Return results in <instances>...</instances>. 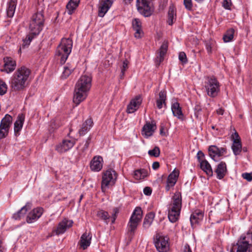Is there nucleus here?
<instances>
[{
    "label": "nucleus",
    "instance_id": "36",
    "mask_svg": "<svg viewBox=\"0 0 252 252\" xmlns=\"http://www.w3.org/2000/svg\"><path fill=\"white\" fill-rule=\"evenodd\" d=\"M96 215L99 219L104 221L106 224H107L109 222L110 216L107 212L100 210L97 212Z\"/></svg>",
    "mask_w": 252,
    "mask_h": 252
},
{
    "label": "nucleus",
    "instance_id": "62",
    "mask_svg": "<svg viewBox=\"0 0 252 252\" xmlns=\"http://www.w3.org/2000/svg\"><path fill=\"white\" fill-rule=\"evenodd\" d=\"M223 113H224V110L221 108H219L217 110V113L218 115H222L223 114Z\"/></svg>",
    "mask_w": 252,
    "mask_h": 252
},
{
    "label": "nucleus",
    "instance_id": "16",
    "mask_svg": "<svg viewBox=\"0 0 252 252\" xmlns=\"http://www.w3.org/2000/svg\"><path fill=\"white\" fill-rule=\"evenodd\" d=\"M167 49L168 42L164 41L158 52V55L155 60V63L157 66L159 65L160 63L163 61L164 57L167 52Z\"/></svg>",
    "mask_w": 252,
    "mask_h": 252
},
{
    "label": "nucleus",
    "instance_id": "28",
    "mask_svg": "<svg viewBox=\"0 0 252 252\" xmlns=\"http://www.w3.org/2000/svg\"><path fill=\"white\" fill-rule=\"evenodd\" d=\"M93 122L92 119H88L82 125L79 133L80 135L85 134L93 126Z\"/></svg>",
    "mask_w": 252,
    "mask_h": 252
},
{
    "label": "nucleus",
    "instance_id": "12",
    "mask_svg": "<svg viewBox=\"0 0 252 252\" xmlns=\"http://www.w3.org/2000/svg\"><path fill=\"white\" fill-rule=\"evenodd\" d=\"M209 154L210 157L216 160V157H220L223 156L226 152V150L224 148H219L216 146L211 145L208 148Z\"/></svg>",
    "mask_w": 252,
    "mask_h": 252
},
{
    "label": "nucleus",
    "instance_id": "43",
    "mask_svg": "<svg viewBox=\"0 0 252 252\" xmlns=\"http://www.w3.org/2000/svg\"><path fill=\"white\" fill-rule=\"evenodd\" d=\"M202 108L199 104H196L194 108V116L198 120H201L202 116Z\"/></svg>",
    "mask_w": 252,
    "mask_h": 252
},
{
    "label": "nucleus",
    "instance_id": "38",
    "mask_svg": "<svg viewBox=\"0 0 252 252\" xmlns=\"http://www.w3.org/2000/svg\"><path fill=\"white\" fill-rule=\"evenodd\" d=\"M232 149L235 155L237 156L239 155L242 151L241 141H238L237 139L233 140V143L232 145Z\"/></svg>",
    "mask_w": 252,
    "mask_h": 252
},
{
    "label": "nucleus",
    "instance_id": "14",
    "mask_svg": "<svg viewBox=\"0 0 252 252\" xmlns=\"http://www.w3.org/2000/svg\"><path fill=\"white\" fill-rule=\"evenodd\" d=\"M179 175V170L175 169L169 175L165 186V189L167 191H169L171 187L174 186L177 182Z\"/></svg>",
    "mask_w": 252,
    "mask_h": 252
},
{
    "label": "nucleus",
    "instance_id": "11",
    "mask_svg": "<svg viewBox=\"0 0 252 252\" xmlns=\"http://www.w3.org/2000/svg\"><path fill=\"white\" fill-rule=\"evenodd\" d=\"M72 224V220L64 219L59 223L57 228L53 231V233H55L56 235L63 234L64 233L67 229L71 227Z\"/></svg>",
    "mask_w": 252,
    "mask_h": 252
},
{
    "label": "nucleus",
    "instance_id": "1",
    "mask_svg": "<svg viewBox=\"0 0 252 252\" xmlns=\"http://www.w3.org/2000/svg\"><path fill=\"white\" fill-rule=\"evenodd\" d=\"M92 86V78L88 75H82L77 82L74 89L73 101L76 105L84 101L88 96Z\"/></svg>",
    "mask_w": 252,
    "mask_h": 252
},
{
    "label": "nucleus",
    "instance_id": "51",
    "mask_svg": "<svg viewBox=\"0 0 252 252\" xmlns=\"http://www.w3.org/2000/svg\"><path fill=\"white\" fill-rule=\"evenodd\" d=\"M184 5L187 9L188 10H191L192 8V3L191 0H184Z\"/></svg>",
    "mask_w": 252,
    "mask_h": 252
},
{
    "label": "nucleus",
    "instance_id": "19",
    "mask_svg": "<svg viewBox=\"0 0 252 252\" xmlns=\"http://www.w3.org/2000/svg\"><path fill=\"white\" fill-rule=\"evenodd\" d=\"M4 69L3 71L7 73L12 72L16 68V61L12 58L9 57H6L3 58Z\"/></svg>",
    "mask_w": 252,
    "mask_h": 252
},
{
    "label": "nucleus",
    "instance_id": "52",
    "mask_svg": "<svg viewBox=\"0 0 252 252\" xmlns=\"http://www.w3.org/2000/svg\"><path fill=\"white\" fill-rule=\"evenodd\" d=\"M91 137L89 136L87 140L85 141V144H84L83 146L81 148V150L82 151V152L83 153L85 150H86L91 142Z\"/></svg>",
    "mask_w": 252,
    "mask_h": 252
},
{
    "label": "nucleus",
    "instance_id": "31",
    "mask_svg": "<svg viewBox=\"0 0 252 252\" xmlns=\"http://www.w3.org/2000/svg\"><path fill=\"white\" fill-rule=\"evenodd\" d=\"M159 97L156 100L157 107L158 109L162 108L163 105H166L165 100L166 99V91H161L158 94Z\"/></svg>",
    "mask_w": 252,
    "mask_h": 252
},
{
    "label": "nucleus",
    "instance_id": "9",
    "mask_svg": "<svg viewBox=\"0 0 252 252\" xmlns=\"http://www.w3.org/2000/svg\"><path fill=\"white\" fill-rule=\"evenodd\" d=\"M12 122V118L8 114L5 115L1 120L0 124V139L7 136Z\"/></svg>",
    "mask_w": 252,
    "mask_h": 252
},
{
    "label": "nucleus",
    "instance_id": "30",
    "mask_svg": "<svg viewBox=\"0 0 252 252\" xmlns=\"http://www.w3.org/2000/svg\"><path fill=\"white\" fill-rule=\"evenodd\" d=\"M155 217V213L151 212L147 214L143 221V227L144 229H148L153 223Z\"/></svg>",
    "mask_w": 252,
    "mask_h": 252
},
{
    "label": "nucleus",
    "instance_id": "5",
    "mask_svg": "<svg viewBox=\"0 0 252 252\" xmlns=\"http://www.w3.org/2000/svg\"><path fill=\"white\" fill-rule=\"evenodd\" d=\"M72 41L70 38H63L57 47L56 55L61 57V63H64L71 52Z\"/></svg>",
    "mask_w": 252,
    "mask_h": 252
},
{
    "label": "nucleus",
    "instance_id": "3",
    "mask_svg": "<svg viewBox=\"0 0 252 252\" xmlns=\"http://www.w3.org/2000/svg\"><path fill=\"white\" fill-rule=\"evenodd\" d=\"M182 208V195L179 191L175 192L168 209V218L172 223L176 222L180 215Z\"/></svg>",
    "mask_w": 252,
    "mask_h": 252
},
{
    "label": "nucleus",
    "instance_id": "22",
    "mask_svg": "<svg viewBox=\"0 0 252 252\" xmlns=\"http://www.w3.org/2000/svg\"><path fill=\"white\" fill-rule=\"evenodd\" d=\"M103 159L101 157H94L90 163V168L94 171H99L102 167Z\"/></svg>",
    "mask_w": 252,
    "mask_h": 252
},
{
    "label": "nucleus",
    "instance_id": "55",
    "mask_svg": "<svg viewBox=\"0 0 252 252\" xmlns=\"http://www.w3.org/2000/svg\"><path fill=\"white\" fill-rule=\"evenodd\" d=\"M152 189L150 187H146L143 189L144 193L146 195H150L152 193Z\"/></svg>",
    "mask_w": 252,
    "mask_h": 252
},
{
    "label": "nucleus",
    "instance_id": "33",
    "mask_svg": "<svg viewBox=\"0 0 252 252\" xmlns=\"http://www.w3.org/2000/svg\"><path fill=\"white\" fill-rule=\"evenodd\" d=\"M17 0H10L8 3L6 12L7 16L9 18H12L14 16L17 5Z\"/></svg>",
    "mask_w": 252,
    "mask_h": 252
},
{
    "label": "nucleus",
    "instance_id": "4",
    "mask_svg": "<svg viewBox=\"0 0 252 252\" xmlns=\"http://www.w3.org/2000/svg\"><path fill=\"white\" fill-rule=\"evenodd\" d=\"M44 21V17L42 11L33 14L29 24V32L36 36L39 34L43 30Z\"/></svg>",
    "mask_w": 252,
    "mask_h": 252
},
{
    "label": "nucleus",
    "instance_id": "17",
    "mask_svg": "<svg viewBox=\"0 0 252 252\" xmlns=\"http://www.w3.org/2000/svg\"><path fill=\"white\" fill-rule=\"evenodd\" d=\"M142 102V98L140 95L136 96L132 99L127 106L126 111L128 113H132L136 111Z\"/></svg>",
    "mask_w": 252,
    "mask_h": 252
},
{
    "label": "nucleus",
    "instance_id": "57",
    "mask_svg": "<svg viewBox=\"0 0 252 252\" xmlns=\"http://www.w3.org/2000/svg\"><path fill=\"white\" fill-rule=\"evenodd\" d=\"M166 129L163 124H161L160 126V134L162 136H166Z\"/></svg>",
    "mask_w": 252,
    "mask_h": 252
},
{
    "label": "nucleus",
    "instance_id": "41",
    "mask_svg": "<svg viewBox=\"0 0 252 252\" xmlns=\"http://www.w3.org/2000/svg\"><path fill=\"white\" fill-rule=\"evenodd\" d=\"M234 29L231 28L228 30L226 33L223 35V39L225 42H228L232 40L234 36Z\"/></svg>",
    "mask_w": 252,
    "mask_h": 252
},
{
    "label": "nucleus",
    "instance_id": "50",
    "mask_svg": "<svg viewBox=\"0 0 252 252\" xmlns=\"http://www.w3.org/2000/svg\"><path fill=\"white\" fill-rule=\"evenodd\" d=\"M135 32L134 33V36L136 38H141L143 35V32L141 28L136 29L133 30Z\"/></svg>",
    "mask_w": 252,
    "mask_h": 252
},
{
    "label": "nucleus",
    "instance_id": "56",
    "mask_svg": "<svg viewBox=\"0 0 252 252\" xmlns=\"http://www.w3.org/2000/svg\"><path fill=\"white\" fill-rule=\"evenodd\" d=\"M204 157V153L201 151H199L198 152L197 154V158L199 162L201 161V160H203L202 158Z\"/></svg>",
    "mask_w": 252,
    "mask_h": 252
},
{
    "label": "nucleus",
    "instance_id": "61",
    "mask_svg": "<svg viewBox=\"0 0 252 252\" xmlns=\"http://www.w3.org/2000/svg\"><path fill=\"white\" fill-rule=\"evenodd\" d=\"M232 138L233 140L237 139L238 141H241L238 133L236 132H235L234 134L232 135Z\"/></svg>",
    "mask_w": 252,
    "mask_h": 252
},
{
    "label": "nucleus",
    "instance_id": "20",
    "mask_svg": "<svg viewBox=\"0 0 252 252\" xmlns=\"http://www.w3.org/2000/svg\"><path fill=\"white\" fill-rule=\"evenodd\" d=\"M75 141L74 139L64 140L60 145L57 146L56 150L60 153H64L71 149L74 145Z\"/></svg>",
    "mask_w": 252,
    "mask_h": 252
},
{
    "label": "nucleus",
    "instance_id": "59",
    "mask_svg": "<svg viewBox=\"0 0 252 252\" xmlns=\"http://www.w3.org/2000/svg\"><path fill=\"white\" fill-rule=\"evenodd\" d=\"M159 167V163L158 161L154 162L152 165V168L154 170L158 169Z\"/></svg>",
    "mask_w": 252,
    "mask_h": 252
},
{
    "label": "nucleus",
    "instance_id": "32",
    "mask_svg": "<svg viewBox=\"0 0 252 252\" xmlns=\"http://www.w3.org/2000/svg\"><path fill=\"white\" fill-rule=\"evenodd\" d=\"M75 68V66L74 65L71 64L70 63H67L63 67V71L61 76L62 78H67L72 72V71H73Z\"/></svg>",
    "mask_w": 252,
    "mask_h": 252
},
{
    "label": "nucleus",
    "instance_id": "10",
    "mask_svg": "<svg viewBox=\"0 0 252 252\" xmlns=\"http://www.w3.org/2000/svg\"><path fill=\"white\" fill-rule=\"evenodd\" d=\"M155 245L159 252H167L169 246L168 238L157 234L155 239Z\"/></svg>",
    "mask_w": 252,
    "mask_h": 252
},
{
    "label": "nucleus",
    "instance_id": "18",
    "mask_svg": "<svg viewBox=\"0 0 252 252\" xmlns=\"http://www.w3.org/2000/svg\"><path fill=\"white\" fill-rule=\"evenodd\" d=\"M157 128L155 121H152L151 123L147 122L142 128V135L145 137L152 136Z\"/></svg>",
    "mask_w": 252,
    "mask_h": 252
},
{
    "label": "nucleus",
    "instance_id": "48",
    "mask_svg": "<svg viewBox=\"0 0 252 252\" xmlns=\"http://www.w3.org/2000/svg\"><path fill=\"white\" fill-rule=\"evenodd\" d=\"M119 213V209L118 208H114L113 209V213L111 215V216H110V218H111V223L112 224L115 223Z\"/></svg>",
    "mask_w": 252,
    "mask_h": 252
},
{
    "label": "nucleus",
    "instance_id": "24",
    "mask_svg": "<svg viewBox=\"0 0 252 252\" xmlns=\"http://www.w3.org/2000/svg\"><path fill=\"white\" fill-rule=\"evenodd\" d=\"M92 235L90 233L85 232L82 234L80 240V245L83 250L86 249L91 244Z\"/></svg>",
    "mask_w": 252,
    "mask_h": 252
},
{
    "label": "nucleus",
    "instance_id": "6",
    "mask_svg": "<svg viewBox=\"0 0 252 252\" xmlns=\"http://www.w3.org/2000/svg\"><path fill=\"white\" fill-rule=\"evenodd\" d=\"M142 216V211L139 207H137L133 212L129 221L128 223V233L130 239H132L137 229L138 224L140 222Z\"/></svg>",
    "mask_w": 252,
    "mask_h": 252
},
{
    "label": "nucleus",
    "instance_id": "49",
    "mask_svg": "<svg viewBox=\"0 0 252 252\" xmlns=\"http://www.w3.org/2000/svg\"><path fill=\"white\" fill-rule=\"evenodd\" d=\"M179 59L183 63H186L188 62L186 55L184 52L179 53Z\"/></svg>",
    "mask_w": 252,
    "mask_h": 252
},
{
    "label": "nucleus",
    "instance_id": "39",
    "mask_svg": "<svg viewBox=\"0 0 252 252\" xmlns=\"http://www.w3.org/2000/svg\"><path fill=\"white\" fill-rule=\"evenodd\" d=\"M36 36V35H32L30 33V32H29V33L26 36V38L23 39V43L19 50V52L21 51V48L24 49L28 47L30 45L32 40Z\"/></svg>",
    "mask_w": 252,
    "mask_h": 252
},
{
    "label": "nucleus",
    "instance_id": "63",
    "mask_svg": "<svg viewBox=\"0 0 252 252\" xmlns=\"http://www.w3.org/2000/svg\"><path fill=\"white\" fill-rule=\"evenodd\" d=\"M4 250V247L3 246V242L2 240L0 239V252H3Z\"/></svg>",
    "mask_w": 252,
    "mask_h": 252
},
{
    "label": "nucleus",
    "instance_id": "23",
    "mask_svg": "<svg viewBox=\"0 0 252 252\" xmlns=\"http://www.w3.org/2000/svg\"><path fill=\"white\" fill-rule=\"evenodd\" d=\"M203 218V213L200 210H196L192 213L190 217V221L192 227L199 223Z\"/></svg>",
    "mask_w": 252,
    "mask_h": 252
},
{
    "label": "nucleus",
    "instance_id": "46",
    "mask_svg": "<svg viewBox=\"0 0 252 252\" xmlns=\"http://www.w3.org/2000/svg\"><path fill=\"white\" fill-rule=\"evenodd\" d=\"M128 62L127 60H125L123 63V65L121 67V72L120 74V77L122 79L125 75L126 69L128 68Z\"/></svg>",
    "mask_w": 252,
    "mask_h": 252
},
{
    "label": "nucleus",
    "instance_id": "64",
    "mask_svg": "<svg viewBox=\"0 0 252 252\" xmlns=\"http://www.w3.org/2000/svg\"><path fill=\"white\" fill-rule=\"evenodd\" d=\"M132 0H124V1H125V2L126 3H129L131 1H132Z\"/></svg>",
    "mask_w": 252,
    "mask_h": 252
},
{
    "label": "nucleus",
    "instance_id": "29",
    "mask_svg": "<svg viewBox=\"0 0 252 252\" xmlns=\"http://www.w3.org/2000/svg\"><path fill=\"white\" fill-rule=\"evenodd\" d=\"M25 121V115L20 114L17 117V120L14 123V132L15 133L19 132L22 129Z\"/></svg>",
    "mask_w": 252,
    "mask_h": 252
},
{
    "label": "nucleus",
    "instance_id": "21",
    "mask_svg": "<svg viewBox=\"0 0 252 252\" xmlns=\"http://www.w3.org/2000/svg\"><path fill=\"white\" fill-rule=\"evenodd\" d=\"M249 247L244 242L239 239L236 244L232 245L230 252H247Z\"/></svg>",
    "mask_w": 252,
    "mask_h": 252
},
{
    "label": "nucleus",
    "instance_id": "54",
    "mask_svg": "<svg viewBox=\"0 0 252 252\" xmlns=\"http://www.w3.org/2000/svg\"><path fill=\"white\" fill-rule=\"evenodd\" d=\"M242 176L249 182L252 181V172L243 173Z\"/></svg>",
    "mask_w": 252,
    "mask_h": 252
},
{
    "label": "nucleus",
    "instance_id": "25",
    "mask_svg": "<svg viewBox=\"0 0 252 252\" xmlns=\"http://www.w3.org/2000/svg\"><path fill=\"white\" fill-rule=\"evenodd\" d=\"M31 209V204L27 203L25 206H23L19 211L13 215V218L15 220H21L24 218L27 212Z\"/></svg>",
    "mask_w": 252,
    "mask_h": 252
},
{
    "label": "nucleus",
    "instance_id": "40",
    "mask_svg": "<svg viewBox=\"0 0 252 252\" xmlns=\"http://www.w3.org/2000/svg\"><path fill=\"white\" fill-rule=\"evenodd\" d=\"M147 175L148 172L146 170L144 169H138L135 171L134 177L137 180H139L144 178Z\"/></svg>",
    "mask_w": 252,
    "mask_h": 252
},
{
    "label": "nucleus",
    "instance_id": "37",
    "mask_svg": "<svg viewBox=\"0 0 252 252\" xmlns=\"http://www.w3.org/2000/svg\"><path fill=\"white\" fill-rule=\"evenodd\" d=\"M175 8L173 5H170L169 7L168 12V20L167 21L169 25H172L174 17H176Z\"/></svg>",
    "mask_w": 252,
    "mask_h": 252
},
{
    "label": "nucleus",
    "instance_id": "15",
    "mask_svg": "<svg viewBox=\"0 0 252 252\" xmlns=\"http://www.w3.org/2000/svg\"><path fill=\"white\" fill-rule=\"evenodd\" d=\"M113 2V0H102L98 8V16L103 17L111 7Z\"/></svg>",
    "mask_w": 252,
    "mask_h": 252
},
{
    "label": "nucleus",
    "instance_id": "27",
    "mask_svg": "<svg viewBox=\"0 0 252 252\" xmlns=\"http://www.w3.org/2000/svg\"><path fill=\"white\" fill-rule=\"evenodd\" d=\"M80 0H70L66 5V12L71 15L78 6Z\"/></svg>",
    "mask_w": 252,
    "mask_h": 252
},
{
    "label": "nucleus",
    "instance_id": "13",
    "mask_svg": "<svg viewBox=\"0 0 252 252\" xmlns=\"http://www.w3.org/2000/svg\"><path fill=\"white\" fill-rule=\"evenodd\" d=\"M43 209L37 207L31 211L27 217V222L29 223H32L38 219L43 213Z\"/></svg>",
    "mask_w": 252,
    "mask_h": 252
},
{
    "label": "nucleus",
    "instance_id": "42",
    "mask_svg": "<svg viewBox=\"0 0 252 252\" xmlns=\"http://www.w3.org/2000/svg\"><path fill=\"white\" fill-rule=\"evenodd\" d=\"M240 239L249 246L252 245V232H248L246 235L241 236Z\"/></svg>",
    "mask_w": 252,
    "mask_h": 252
},
{
    "label": "nucleus",
    "instance_id": "47",
    "mask_svg": "<svg viewBox=\"0 0 252 252\" xmlns=\"http://www.w3.org/2000/svg\"><path fill=\"white\" fill-rule=\"evenodd\" d=\"M133 29H139L142 28L141 22L139 19L135 18L132 22Z\"/></svg>",
    "mask_w": 252,
    "mask_h": 252
},
{
    "label": "nucleus",
    "instance_id": "8",
    "mask_svg": "<svg viewBox=\"0 0 252 252\" xmlns=\"http://www.w3.org/2000/svg\"><path fill=\"white\" fill-rule=\"evenodd\" d=\"M117 178V174L112 169H108L104 173L101 182V189L104 192L109 186L115 184Z\"/></svg>",
    "mask_w": 252,
    "mask_h": 252
},
{
    "label": "nucleus",
    "instance_id": "58",
    "mask_svg": "<svg viewBox=\"0 0 252 252\" xmlns=\"http://www.w3.org/2000/svg\"><path fill=\"white\" fill-rule=\"evenodd\" d=\"M206 48L207 50V52L209 53H212V45L210 42H207L206 43Z\"/></svg>",
    "mask_w": 252,
    "mask_h": 252
},
{
    "label": "nucleus",
    "instance_id": "44",
    "mask_svg": "<svg viewBox=\"0 0 252 252\" xmlns=\"http://www.w3.org/2000/svg\"><path fill=\"white\" fill-rule=\"evenodd\" d=\"M160 149L158 147L155 146L153 149L148 151V154L151 157H158L160 155Z\"/></svg>",
    "mask_w": 252,
    "mask_h": 252
},
{
    "label": "nucleus",
    "instance_id": "35",
    "mask_svg": "<svg viewBox=\"0 0 252 252\" xmlns=\"http://www.w3.org/2000/svg\"><path fill=\"white\" fill-rule=\"evenodd\" d=\"M201 168L208 175H213V171L209 163L205 159L201 160L200 162Z\"/></svg>",
    "mask_w": 252,
    "mask_h": 252
},
{
    "label": "nucleus",
    "instance_id": "2",
    "mask_svg": "<svg viewBox=\"0 0 252 252\" xmlns=\"http://www.w3.org/2000/svg\"><path fill=\"white\" fill-rule=\"evenodd\" d=\"M31 70L23 66L17 69L11 80V87L15 91L24 90L28 85Z\"/></svg>",
    "mask_w": 252,
    "mask_h": 252
},
{
    "label": "nucleus",
    "instance_id": "7",
    "mask_svg": "<svg viewBox=\"0 0 252 252\" xmlns=\"http://www.w3.org/2000/svg\"><path fill=\"white\" fill-rule=\"evenodd\" d=\"M220 87L219 81L213 76L208 77L205 82V88L207 94L211 97H215L218 95L220 91Z\"/></svg>",
    "mask_w": 252,
    "mask_h": 252
},
{
    "label": "nucleus",
    "instance_id": "45",
    "mask_svg": "<svg viewBox=\"0 0 252 252\" xmlns=\"http://www.w3.org/2000/svg\"><path fill=\"white\" fill-rule=\"evenodd\" d=\"M7 85L4 82L0 80V95L5 94L7 92Z\"/></svg>",
    "mask_w": 252,
    "mask_h": 252
},
{
    "label": "nucleus",
    "instance_id": "53",
    "mask_svg": "<svg viewBox=\"0 0 252 252\" xmlns=\"http://www.w3.org/2000/svg\"><path fill=\"white\" fill-rule=\"evenodd\" d=\"M231 5V0H223L222 6L226 9H230Z\"/></svg>",
    "mask_w": 252,
    "mask_h": 252
},
{
    "label": "nucleus",
    "instance_id": "26",
    "mask_svg": "<svg viewBox=\"0 0 252 252\" xmlns=\"http://www.w3.org/2000/svg\"><path fill=\"white\" fill-rule=\"evenodd\" d=\"M226 171V165L223 161H221L218 165L217 168L215 171L217 175V178L219 179H222L225 176Z\"/></svg>",
    "mask_w": 252,
    "mask_h": 252
},
{
    "label": "nucleus",
    "instance_id": "60",
    "mask_svg": "<svg viewBox=\"0 0 252 252\" xmlns=\"http://www.w3.org/2000/svg\"><path fill=\"white\" fill-rule=\"evenodd\" d=\"M184 252H192L189 244H186L185 245Z\"/></svg>",
    "mask_w": 252,
    "mask_h": 252
},
{
    "label": "nucleus",
    "instance_id": "34",
    "mask_svg": "<svg viewBox=\"0 0 252 252\" xmlns=\"http://www.w3.org/2000/svg\"><path fill=\"white\" fill-rule=\"evenodd\" d=\"M171 110L174 116H176L179 119L181 118L183 116L181 108L180 106V104L178 102H175L172 104L171 106Z\"/></svg>",
    "mask_w": 252,
    "mask_h": 252
}]
</instances>
